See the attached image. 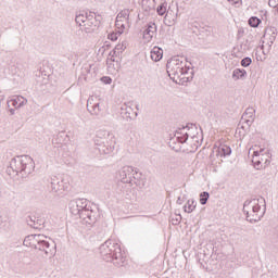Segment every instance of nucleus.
Segmentation results:
<instances>
[{
  "label": "nucleus",
  "mask_w": 278,
  "mask_h": 278,
  "mask_svg": "<svg viewBox=\"0 0 278 278\" xmlns=\"http://www.w3.org/2000/svg\"><path fill=\"white\" fill-rule=\"evenodd\" d=\"M100 255L104 262H111L117 268L125 266L127 262V256L123 255V250L121 245L112 240H106L99 248Z\"/></svg>",
  "instance_id": "f257e3e1"
},
{
  "label": "nucleus",
  "mask_w": 278,
  "mask_h": 278,
  "mask_svg": "<svg viewBox=\"0 0 278 278\" xmlns=\"http://www.w3.org/2000/svg\"><path fill=\"white\" fill-rule=\"evenodd\" d=\"M71 214L79 216L84 225H94L97 223V213L92 211V207L88 205V200L78 199L72 200L68 204Z\"/></svg>",
  "instance_id": "f03ea898"
},
{
  "label": "nucleus",
  "mask_w": 278,
  "mask_h": 278,
  "mask_svg": "<svg viewBox=\"0 0 278 278\" xmlns=\"http://www.w3.org/2000/svg\"><path fill=\"white\" fill-rule=\"evenodd\" d=\"M51 238L45 235H29L24 239V247L36 249V251L43 253V257H49V255H53L55 251V244H51L49 242Z\"/></svg>",
  "instance_id": "7ed1b4c3"
},
{
  "label": "nucleus",
  "mask_w": 278,
  "mask_h": 278,
  "mask_svg": "<svg viewBox=\"0 0 278 278\" xmlns=\"http://www.w3.org/2000/svg\"><path fill=\"white\" fill-rule=\"evenodd\" d=\"M167 73L175 84H187L188 81V70L184 62L179 61L177 58L168 61Z\"/></svg>",
  "instance_id": "20e7f679"
},
{
  "label": "nucleus",
  "mask_w": 278,
  "mask_h": 278,
  "mask_svg": "<svg viewBox=\"0 0 278 278\" xmlns=\"http://www.w3.org/2000/svg\"><path fill=\"white\" fill-rule=\"evenodd\" d=\"M262 206L264 210H266L265 198L247 200L244 202V207H248V210H251V211H247L248 223H260V220H262V215H260V210H262Z\"/></svg>",
  "instance_id": "39448f33"
},
{
  "label": "nucleus",
  "mask_w": 278,
  "mask_h": 278,
  "mask_svg": "<svg viewBox=\"0 0 278 278\" xmlns=\"http://www.w3.org/2000/svg\"><path fill=\"white\" fill-rule=\"evenodd\" d=\"M270 162V154L265 149H256L253 151L252 164L256 170L266 168V165Z\"/></svg>",
  "instance_id": "423d86ee"
},
{
  "label": "nucleus",
  "mask_w": 278,
  "mask_h": 278,
  "mask_svg": "<svg viewBox=\"0 0 278 278\" xmlns=\"http://www.w3.org/2000/svg\"><path fill=\"white\" fill-rule=\"evenodd\" d=\"M129 14L130 11L128 9H124L117 14L115 27L119 29V34H123L125 29H127L129 25Z\"/></svg>",
  "instance_id": "0eeeda50"
},
{
  "label": "nucleus",
  "mask_w": 278,
  "mask_h": 278,
  "mask_svg": "<svg viewBox=\"0 0 278 278\" xmlns=\"http://www.w3.org/2000/svg\"><path fill=\"white\" fill-rule=\"evenodd\" d=\"M51 190L52 192H55L59 197L60 194H64V191L68 190V185L64 184V179L58 177V176H53L51 178Z\"/></svg>",
  "instance_id": "6e6552de"
},
{
  "label": "nucleus",
  "mask_w": 278,
  "mask_h": 278,
  "mask_svg": "<svg viewBox=\"0 0 278 278\" xmlns=\"http://www.w3.org/2000/svg\"><path fill=\"white\" fill-rule=\"evenodd\" d=\"M26 223L28 227L33 229H42L45 227V219L36 217V216H28L26 218Z\"/></svg>",
  "instance_id": "1a4fd4ad"
},
{
  "label": "nucleus",
  "mask_w": 278,
  "mask_h": 278,
  "mask_svg": "<svg viewBox=\"0 0 278 278\" xmlns=\"http://www.w3.org/2000/svg\"><path fill=\"white\" fill-rule=\"evenodd\" d=\"M162 58H164V50L160 47H154L151 51V60H153V62H160Z\"/></svg>",
  "instance_id": "9d476101"
},
{
  "label": "nucleus",
  "mask_w": 278,
  "mask_h": 278,
  "mask_svg": "<svg viewBox=\"0 0 278 278\" xmlns=\"http://www.w3.org/2000/svg\"><path fill=\"white\" fill-rule=\"evenodd\" d=\"M153 36H155V28L153 26H149L143 31V40H144V42H151L153 40Z\"/></svg>",
  "instance_id": "9b49d317"
},
{
  "label": "nucleus",
  "mask_w": 278,
  "mask_h": 278,
  "mask_svg": "<svg viewBox=\"0 0 278 278\" xmlns=\"http://www.w3.org/2000/svg\"><path fill=\"white\" fill-rule=\"evenodd\" d=\"M197 208V202L194 200H188L186 205L184 206V210L187 214H192L194 210Z\"/></svg>",
  "instance_id": "f8f14e48"
},
{
  "label": "nucleus",
  "mask_w": 278,
  "mask_h": 278,
  "mask_svg": "<svg viewBox=\"0 0 278 278\" xmlns=\"http://www.w3.org/2000/svg\"><path fill=\"white\" fill-rule=\"evenodd\" d=\"M10 222V214L8 212H0V227H5Z\"/></svg>",
  "instance_id": "ddd939ff"
},
{
  "label": "nucleus",
  "mask_w": 278,
  "mask_h": 278,
  "mask_svg": "<svg viewBox=\"0 0 278 278\" xmlns=\"http://www.w3.org/2000/svg\"><path fill=\"white\" fill-rule=\"evenodd\" d=\"M218 155H220V157L225 156V155H229L231 153V148H229L228 146H220L218 149Z\"/></svg>",
  "instance_id": "4468645a"
},
{
  "label": "nucleus",
  "mask_w": 278,
  "mask_h": 278,
  "mask_svg": "<svg viewBox=\"0 0 278 278\" xmlns=\"http://www.w3.org/2000/svg\"><path fill=\"white\" fill-rule=\"evenodd\" d=\"M210 199V192L207 191H203L201 194H200V203L201 205H205L207 203V200Z\"/></svg>",
  "instance_id": "2eb2a0df"
},
{
  "label": "nucleus",
  "mask_w": 278,
  "mask_h": 278,
  "mask_svg": "<svg viewBox=\"0 0 278 278\" xmlns=\"http://www.w3.org/2000/svg\"><path fill=\"white\" fill-rule=\"evenodd\" d=\"M261 23H262V21L257 17H251L249 20L250 27H258Z\"/></svg>",
  "instance_id": "dca6fc26"
},
{
  "label": "nucleus",
  "mask_w": 278,
  "mask_h": 278,
  "mask_svg": "<svg viewBox=\"0 0 278 278\" xmlns=\"http://www.w3.org/2000/svg\"><path fill=\"white\" fill-rule=\"evenodd\" d=\"M156 12L160 16H164V14H166V4L157 7Z\"/></svg>",
  "instance_id": "f3484780"
},
{
  "label": "nucleus",
  "mask_w": 278,
  "mask_h": 278,
  "mask_svg": "<svg viewBox=\"0 0 278 278\" xmlns=\"http://www.w3.org/2000/svg\"><path fill=\"white\" fill-rule=\"evenodd\" d=\"M233 79H240V77H244V72L240 70H235L232 74Z\"/></svg>",
  "instance_id": "a211bd4d"
},
{
  "label": "nucleus",
  "mask_w": 278,
  "mask_h": 278,
  "mask_svg": "<svg viewBox=\"0 0 278 278\" xmlns=\"http://www.w3.org/2000/svg\"><path fill=\"white\" fill-rule=\"evenodd\" d=\"M108 38H109V40L116 42V40H118V35L116 33H111V34H109Z\"/></svg>",
  "instance_id": "6ab92c4d"
},
{
  "label": "nucleus",
  "mask_w": 278,
  "mask_h": 278,
  "mask_svg": "<svg viewBox=\"0 0 278 278\" xmlns=\"http://www.w3.org/2000/svg\"><path fill=\"white\" fill-rule=\"evenodd\" d=\"M101 83L110 85V84H112V78L110 76H103L101 78Z\"/></svg>",
  "instance_id": "aec40b11"
},
{
  "label": "nucleus",
  "mask_w": 278,
  "mask_h": 278,
  "mask_svg": "<svg viewBox=\"0 0 278 278\" xmlns=\"http://www.w3.org/2000/svg\"><path fill=\"white\" fill-rule=\"evenodd\" d=\"M251 64V59L250 58H245L244 59V66H250Z\"/></svg>",
  "instance_id": "412c9836"
},
{
  "label": "nucleus",
  "mask_w": 278,
  "mask_h": 278,
  "mask_svg": "<svg viewBox=\"0 0 278 278\" xmlns=\"http://www.w3.org/2000/svg\"><path fill=\"white\" fill-rule=\"evenodd\" d=\"M177 204L178 205H182L184 204V199H181V197H178Z\"/></svg>",
  "instance_id": "4be33fe9"
},
{
  "label": "nucleus",
  "mask_w": 278,
  "mask_h": 278,
  "mask_svg": "<svg viewBox=\"0 0 278 278\" xmlns=\"http://www.w3.org/2000/svg\"><path fill=\"white\" fill-rule=\"evenodd\" d=\"M267 201H273V193H267V197H266Z\"/></svg>",
  "instance_id": "5701e85b"
},
{
  "label": "nucleus",
  "mask_w": 278,
  "mask_h": 278,
  "mask_svg": "<svg viewBox=\"0 0 278 278\" xmlns=\"http://www.w3.org/2000/svg\"><path fill=\"white\" fill-rule=\"evenodd\" d=\"M253 116H255V111L253 109H251L250 118H253Z\"/></svg>",
  "instance_id": "b1692460"
},
{
  "label": "nucleus",
  "mask_w": 278,
  "mask_h": 278,
  "mask_svg": "<svg viewBox=\"0 0 278 278\" xmlns=\"http://www.w3.org/2000/svg\"><path fill=\"white\" fill-rule=\"evenodd\" d=\"M81 18H84V15H78V16L76 17V22L79 23V21H81Z\"/></svg>",
  "instance_id": "393cba45"
},
{
  "label": "nucleus",
  "mask_w": 278,
  "mask_h": 278,
  "mask_svg": "<svg viewBox=\"0 0 278 278\" xmlns=\"http://www.w3.org/2000/svg\"><path fill=\"white\" fill-rule=\"evenodd\" d=\"M230 3H235V4H237V3H240V0H228Z\"/></svg>",
  "instance_id": "a878e982"
},
{
  "label": "nucleus",
  "mask_w": 278,
  "mask_h": 278,
  "mask_svg": "<svg viewBox=\"0 0 278 278\" xmlns=\"http://www.w3.org/2000/svg\"><path fill=\"white\" fill-rule=\"evenodd\" d=\"M123 184H129L130 180H125V178L122 179Z\"/></svg>",
  "instance_id": "bb28decb"
},
{
  "label": "nucleus",
  "mask_w": 278,
  "mask_h": 278,
  "mask_svg": "<svg viewBox=\"0 0 278 278\" xmlns=\"http://www.w3.org/2000/svg\"><path fill=\"white\" fill-rule=\"evenodd\" d=\"M241 66H244V60H241Z\"/></svg>",
  "instance_id": "cd10ccee"
}]
</instances>
